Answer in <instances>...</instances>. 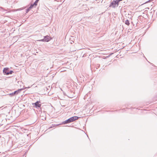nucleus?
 <instances>
[{"label": "nucleus", "mask_w": 157, "mask_h": 157, "mask_svg": "<svg viewBox=\"0 0 157 157\" xmlns=\"http://www.w3.org/2000/svg\"><path fill=\"white\" fill-rule=\"evenodd\" d=\"M52 38L48 35L46 36H44V38L41 40H37L39 41H43L48 42Z\"/></svg>", "instance_id": "nucleus-1"}, {"label": "nucleus", "mask_w": 157, "mask_h": 157, "mask_svg": "<svg viewBox=\"0 0 157 157\" xmlns=\"http://www.w3.org/2000/svg\"><path fill=\"white\" fill-rule=\"evenodd\" d=\"M40 101H37L35 103L32 104L33 106H35L36 108H40L41 106V104H40Z\"/></svg>", "instance_id": "nucleus-3"}, {"label": "nucleus", "mask_w": 157, "mask_h": 157, "mask_svg": "<svg viewBox=\"0 0 157 157\" xmlns=\"http://www.w3.org/2000/svg\"><path fill=\"white\" fill-rule=\"evenodd\" d=\"M38 2L36 1H35V2L33 4H31L30 5H32L33 6V7L34 6H36L37 5V3H38Z\"/></svg>", "instance_id": "nucleus-11"}, {"label": "nucleus", "mask_w": 157, "mask_h": 157, "mask_svg": "<svg viewBox=\"0 0 157 157\" xmlns=\"http://www.w3.org/2000/svg\"><path fill=\"white\" fill-rule=\"evenodd\" d=\"M152 0H149L148 1L146 2L145 3H144V4L146 3H147L148 2H150Z\"/></svg>", "instance_id": "nucleus-13"}, {"label": "nucleus", "mask_w": 157, "mask_h": 157, "mask_svg": "<svg viewBox=\"0 0 157 157\" xmlns=\"http://www.w3.org/2000/svg\"><path fill=\"white\" fill-rule=\"evenodd\" d=\"M38 2L36 1H35V2L33 4H31L30 5H32L33 6V7L34 6H36L37 5V3H38Z\"/></svg>", "instance_id": "nucleus-9"}, {"label": "nucleus", "mask_w": 157, "mask_h": 157, "mask_svg": "<svg viewBox=\"0 0 157 157\" xmlns=\"http://www.w3.org/2000/svg\"><path fill=\"white\" fill-rule=\"evenodd\" d=\"M39 0H36V1H37V2H39Z\"/></svg>", "instance_id": "nucleus-15"}, {"label": "nucleus", "mask_w": 157, "mask_h": 157, "mask_svg": "<svg viewBox=\"0 0 157 157\" xmlns=\"http://www.w3.org/2000/svg\"><path fill=\"white\" fill-rule=\"evenodd\" d=\"M123 22H124L125 24L127 25H129L130 24L128 20H125L124 21H123Z\"/></svg>", "instance_id": "nucleus-8"}, {"label": "nucleus", "mask_w": 157, "mask_h": 157, "mask_svg": "<svg viewBox=\"0 0 157 157\" xmlns=\"http://www.w3.org/2000/svg\"><path fill=\"white\" fill-rule=\"evenodd\" d=\"M71 123L70 121V119H68L67 120L62 122V124H66L69 123Z\"/></svg>", "instance_id": "nucleus-6"}, {"label": "nucleus", "mask_w": 157, "mask_h": 157, "mask_svg": "<svg viewBox=\"0 0 157 157\" xmlns=\"http://www.w3.org/2000/svg\"><path fill=\"white\" fill-rule=\"evenodd\" d=\"M32 8H33V6L30 5L29 8H28L26 9V13H28L30 10Z\"/></svg>", "instance_id": "nucleus-7"}, {"label": "nucleus", "mask_w": 157, "mask_h": 157, "mask_svg": "<svg viewBox=\"0 0 157 157\" xmlns=\"http://www.w3.org/2000/svg\"><path fill=\"white\" fill-rule=\"evenodd\" d=\"M13 72V71H10L8 72V73H7V75H9V74H11Z\"/></svg>", "instance_id": "nucleus-12"}, {"label": "nucleus", "mask_w": 157, "mask_h": 157, "mask_svg": "<svg viewBox=\"0 0 157 157\" xmlns=\"http://www.w3.org/2000/svg\"><path fill=\"white\" fill-rule=\"evenodd\" d=\"M78 117L77 116H74L69 118L71 122H73L78 119Z\"/></svg>", "instance_id": "nucleus-4"}, {"label": "nucleus", "mask_w": 157, "mask_h": 157, "mask_svg": "<svg viewBox=\"0 0 157 157\" xmlns=\"http://www.w3.org/2000/svg\"><path fill=\"white\" fill-rule=\"evenodd\" d=\"M23 90V89H18L17 90L15 91L14 92H12L11 93L9 94L10 96L12 97L14 96L15 95L18 94L19 93H20L21 91Z\"/></svg>", "instance_id": "nucleus-2"}, {"label": "nucleus", "mask_w": 157, "mask_h": 157, "mask_svg": "<svg viewBox=\"0 0 157 157\" xmlns=\"http://www.w3.org/2000/svg\"><path fill=\"white\" fill-rule=\"evenodd\" d=\"M38 2L36 1H35V2L33 4H31L30 5H32L33 6V7L34 6H36L37 5V3H38Z\"/></svg>", "instance_id": "nucleus-10"}, {"label": "nucleus", "mask_w": 157, "mask_h": 157, "mask_svg": "<svg viewBox=\"0 0 157 157\" xmlns=\"http://www.w3.org/2000/svg\"><path fill=\"white\" fill-rule=\"evenodd\" d=\"M9 69L8 68H4L3 70V73L4 75H7V73L9 71Z\"/></svg>", "instance_id": "nucleus-5"}, {"label": "nucleus", "mask_w": 157, "mask_h": 157, "mask_svg": "<svg viewBox=\"0 0 157 157\" xmlns=\"http://www.w3.org/2000/svg\"><path fill=\"white\" fill-rule=\"evenodd\" d=\"M100 66V65L99 64H97L96 66V68H98Z\"/></svg>", "instance_id": "nucleus-14"}]
</instances>
